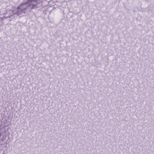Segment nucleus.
<instances>
[{
    "label": "nucleus",
    "instance_id": "f03ea898",
    "mask_svg": "<svg viewBox=\"0 0 154 154\" xmlns=\"http://www.w3.org/2000/svg\"><path fill=\"white\" fill-rule=\"evenodd\" d=\"M33 9L38 8L40 6L42 0H28Z\"/></svg>",
    "mask_w": 154,
    "mask_h": 154
},
{
    "label": "nucleus",
    "instance_id": "7ed1b4c3",
    "mask_svg": "<svg viewBox=\"0 0 154 154\" xmlns=\"http://www.w3.org/2000/svg\"><path fill=\"white\" fill-rule=\"evenodd\" d=\"M11 16V15L9 16L8 17H9V18H10Z\"/></svg>",
    "mask_w": 154,
    "mask_h": 154
},
{
    "label": "nucleus",
    "instance_id": "f257e3e1",
    "mask_svg": "<svg viewBox=\"0 0 154 154\" xmlns=\"http://www.w3.org/2000/svg\"><path fill=\"white\" fill-rule=\"evenodd\" d=\"M32 9H33L27 0L25 3L20 4L17 9L12 11V12L14 14L19 15L23 13L26 14L30 12Z\"/></svg>",
    "mask_w": 154,
    "mask_h": 154
}]
</instances>
